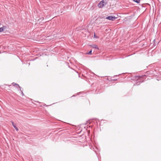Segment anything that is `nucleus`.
<instances>
[{"mask_svg":"<svg viewBox=\"0 0 161 161\" xmlns=\"http://www.w3.org/2000/svg\"><path fill=\"white\" fill-rule=\"evenodd\" d=\"M98 121L99 122V124L100 125L101 124V122H100V120H98Z\"/></svg>","mask_w":161,"mask_h":161,"instance_id":"obj_10","label":"nucleus"},{"mask_svg":"<svg viewBox=\"0 0 161 161\" xmlns=\"http://www.w3.org/2000/svg\"><path fill=\"white\" fill-rule=\"evenodd\" d=\"M116 80V79L114 80Z\"/></svg>","mask_w":161,"mask_h":161,"instance_id":"obj_20","label":"nucleus"},{"mask_svg":"<svg viewBox=\"0 0 161 161\" xmlns=\"http://www.w3.org/2000/svg\"><path fill=\"white\" fill-rule=\"evenodd\" d=\"M12 125L15 128L16 130L18 131L19 130L17 128V127L14 124V122L12 121L11 122Z\"/></svg>","mask_w":161,"mask_h":161,"instance_id":"obj_5","label":"nucleus"},{"mask_svg":"<svg viewBox=\"0 0 161 161\" xmlns=\"http://www.w3.org/2000/svg\"><path fill=\"white\" fill-rule=\"evenodd\" d=\"M6 27L5 26H3V27L0 28V32H2L6 29Z\"/></svg>","mask_w":161,"mask_h":161,"instance_id":"obj_6","label":"nucleus"},{"mask_svg":"<svg viewBox=\"0 0 161 161\" xmlns=\"http://www.w3.org/2000/svg\"><path fill=\"white\" fill-rule=\"evenodd\" d=\"M116 80V79L114 80Z\"/></svg>","mask_w":161,"mask_h":161,"instance_id":"obj_19","label":"nucleus"},{"mask_svg":"<svg viewBox=\"0 0 161 161\" xmlns=\"http://www.w3.org/2000/svg\"><path fill=\"white\" fill-rule=\"evenodd\" d=\"M116 80V79L114 80Z\"/></svg>","mask_w":161,"mask_h":161,"instance_id":"obj_18","label":"nucleus"},{"mask_svg":"<svg viewBox=\"0 0 161 161\" xmlns=\"http://www.w3.org/2000/svg\"><path fill=\"white\" fill-rule=\"evenodd\" d=\"M75 96V95H73L72 97Z\"/></svg>","mask_w":161,"mask_h":161,"instance_id":"obj_17","label":"nucleus"},{"mask_svg":"<svg viewBox=\"0 0 161 161\" xmlns=\"http://www.w3.org/2000/svg\"><path fill=\"white\" fill-rule=\"evenodd\" d=\"M94 37H96L95 34H94Z\"/></svg>","mask_w":161,"mask_h":161,"instance_id":"obj_12","label":"nucleus"},{"mask_svg":"<svg viewBox=\"0 0 161 161\" xmlns=\"http://www.w3.org/2000/svg\"><path fill=\"white\" fill-rule=\"evenodd\" d=\"M95 150V152H96V153H97V151H96V150Z\"/></svg>","mask_w":161,"mask_h":161,"instance_id":"obj_13","label":"nucleus"},{"mask_svg":"<svg viewBox=\"0 0 161 161\" xmlns=\"http://www.w3.org/2000/svg\"><path fill=\"white\" fill-rule=\"evenodd\" d=\"M133 1L137 3H139L140 2V0H133Z\"/></svg>","mask_w":161,"mask_h":161,"instance_id":"obj_9","label":"nucleus"},{"mask_svg":"<svg viewBox=\"0 0 161 161\" xmlns=\"http://www.w3.org/2000/svg\"><path fill=\"white\" fill-rule=\"evenodd\" d=\"M87 54H89V55H91L92 54V50L90 51L89 52L86 53Z\"/></svg>","mask_w":161,"mask_h":161,"instance_id":"obj_8","label":"nucleus"},{"mask_svg":"<svg viewBox=\"0 0 161 161\" xmlns=\"http://www.w3.org/2000/svg\"><path fill=\"white\" fill-rule=\"evenodd\" d=\"M92 47L95 49H97V50H99V48L97 45L95 44H93L92 45Z\"/></svg>","mask_w":161,"mask_h":161,"instance_id":"obj_7","label":"nucleus"},{"mask_svg":"<svg viewBox=\"0 0 161 161\" xmlns=\"http://www.w3.org/2000/svg\"><path fill=\"white\" fill-rule=\"evenodd\" d=\"M90 130L88 131V133H90Z\"/></svg>","mask_w":161,"mask_h":161,"instance_id":"obj_14","label":"nucleus"},{"mask_svg":"<svg viewBox=\"0 0 161 161\" xmlns=\"http://www.w3.org/2000/svg\"><path fill=\"white\" fill-rule=\"evenodd\" d=\"M106 4V3L105 2L104 0H103L98 4V6L100 8H102Z\"/></svg>","mask_w":161,"mask_h":161,"instance_id":"obj_2","label":"nucleus"},{"mask_svg":"<svg viewBox=\"0 0 161 161\" xmlns=\"http://www.w3.org/2000/svg\"><path fill=\"white\" fill-rule=\"evenodd\" d=\"M135 78L138 81L136 82V84H134V85L138 86L141 83H142L144 81L145 79L146 78V75H142L135 76Z\"/></svg>","mask_w":161,"mask_h":161,"instance_id":"obj_1","label":"nucleus"},{"mask_svg":"<svg viewBox=\"0 0 161 161\" xmlns=\"http://www.w3.org/2000/svg\"><path fill=\"white\" fill-rule=\"evenodd\" d=\"M96 124L97 125H98V122L97 121H96Z\"/></svg>","mask_w":161,"mask_h":161,"instance_id":"obj_11","label":"nucleus"},{"mask_svg":"<svg viewBox=\"0 0 161 161\" xmlns=\"http://www.w3.org/2000/svg\"><path fill=\"white\" fill-rule=\"evenodd\" d=\"M12 84L13 85V86H15V85H16V86H17L18 87H19V89H20V91L21 92V95H22V96H24V93H23V92L22 91V90H21V87L20 86H19V85L18 84H16V83H12Z\"/></svg>","mask_w":161,"mask_h":161,"instance_id":"obj_4","label":"nucleus"},{"mask_svg":"<svg viewBox=\"0 0 161 161\" xmlns=\"http://www.w3.org/2000/svg\"><path fill=\"white\" fill-rule=\"evenodd\" d=\"M36 102L38 103L39 102L38 101Z\"/></svg>","mask_w":161,"mask_h":161,"instance_id":"obj_15","label":"nucleus"},{"mask_svg":"<svg viewBox=\"0 0 161 161\" xmlns=\"http://www.w3.org/2000/svg\"><path fill=\"white\" fill-rule=\"evenodd\" d=\"M155 41V40L154 39V40H153V41Z\"/></svg>","mask_w":161,"mask_h":161,"instance_id":"obj_16","label":"nucleus"},{"mask_svg":"<svg viewBox=\"0 0 161 161\" xmlns=\"http://www.w3.org/2000/svg\"><path fill=\"white\" fill-rule=\"evenodd\" d=\"M116 18L114 16L110 15L108 16L106 18V19H108L109 20H111L112 21H114L116 19Z\"/></svg>","mask_w":161,"mask_h":161,"instance_id":"obj_3","label":"nucleus"}]
</instances>
